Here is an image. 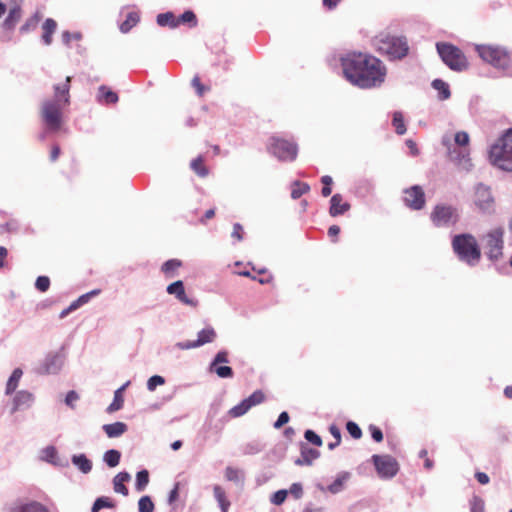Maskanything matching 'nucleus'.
I'll return each instance as SVG.
<instances>
[{"instance_id": "61", "label": "nucleus", "mask_w": 512, "mask_h": 512, "mask_svg": "<svg viewBox=\"0 0 512 512\" xmlns=\"http://www.w3.org/2000/svg\"><path fill=\"white\" fill-rule=\"evenodd\" d=\"M290 420V416L286 411H283L279 414L277 420L274 422L273 427L275 429H280L285 424H287Z\"/></svg>"}, {"instance_id": "52", "label": "nucleus", "mask_w": 512, "mask_h": 512, "mask_svg": "<svg viewBox=\"0 0 512 512\" xmlns=\"http://www.w3.org/2000/svg\"><path fill=\"white\" fill-rule=\"evenodd\" d=\"M346 430L350 434V436L354 439H359L362 436V430L359 425L353 421H348L346 423Z\"/></svg>"}, {"instance_id": "50", "label": "nucleus", "mask_w": 512, "mask_h": 512, "mask_svg": "<svg viewBox=\"0 0 512 512\" xmlns=\"http://www.w3.org/2000/svg\"><path fill=\"white\" fill-rule=\"evenodd\" d=\"M177 21H179V24H189L190 27H195L197 25V18L192 10H186L183 12Z\"/></svg>"}, {"instance_id": "21", "label": "nucleus", "mask_w": 512, "mask_h": 512, "mask_svg": "<svg viewBox=\"0 0 512 512\" xmlns=\"http://www.w3.org/2000/svg\"><path fill=\"white\" fill-rule=\"evenodd\" d=\"M34 402V395L27 390H19L15 393L12 399L11 414L19 410H25L32 406Z\"/></svg>"}, {"instance_id": "7", "label": "nucleus", "mask_w": 512, "mask_h": 512, "mask_svg": "<svg viewBox=\"0 0 512 512\" xmlns=\"http://www.w3.org/2000/svg\"><path fill=\"white\" fill-rule=\"evenodd\" d=\"M437 52L442 61L454 71H463L467 68V59L463 52L450 43L440 42L436 44Z\"/></svg>"}, {"instance_id": "16", "label": "nucleus", "mask_w": 512, "mask_h": 512, "mask_svg": "<svg viewBox=\"0 0 512 512\" xmlns=\"http://www.w3.org/2000/svg\"><path fill=\"white\" fill-rule=\"evenodd\" d=\"M403 201L412 210H421L425 205V194L421 186L414 185L404 190Z\"/></svg>"}, {"instance_id": "4", "label": "nucleus", "mask_w": 512, "mask_h": 512, "mask_svg": "<svg viewBox=\"0 0 512 512\" xmlns=\"http://www.w3.org/2000/svg\"><path fill=\"white\" fill-rule=\"evenodd\" d=\"M452 248L460 261L475 266L481 258V249L476 238L469 233L457 234L452 239Z\"/></svg>"}, {"instance_id": "31", "label": "nucleus", "mask_w": 512, "mask_h": 512, "mask_svg": "<svg viewBox=\"0 0 512 512\" xmlns=\"http://www.w3.org/2000/svg\"><path fill=\"white\" fill-rule=\"evenodd\" d=\"M350 478L349 472H341L337 475L336 479L327 487V490L332 494H337L344 489L345 482Z\"/></svg>"}, {"instance_id": "22", "label": "nucleus", "mask_w": 512, "mask_h": 512, "mask_svg": "<svg viewBox=\"0 0 512 512\" xmlns=\"http://www.w3.org/2000/svg\"><path fill=\"white\" fill-rule=\"evenodd\" d=\"M320 452L314 448L309 447L306 443L300 444V457L294 463L297 466H310L313 461L319 458Z\"/></svg>"}, {"instance_id": "62", "label": "nucleus", "mask_w": 512, "mask_h": 512, "mask_svg": "<svg viewBox=\"0 0 512 512\" xmlns=\"http://www.w3.org/2000/svg\"><path fill=\"white\" fill-rule=\"evenodd\" d=\"M79 399V395L76 391L71 390L66 394L65 404L70 408H74V403Z\"/></svg>"}, {"instance_id": "53", "label": "nucleus", "mask_w": 512, "mask_h": 512, "mask_svg": "<svg viewBox=\"0 0 512 512\" xmlns=\"http://www.w3.org/2000/svg\"><path fill=\"white\" fill-rule=\"evenodd\" d=\"M304 438L311 444L315 445V446H322V439L321 437L313 430L311 429H307L305 432H304Z\"/></svg>"}, {"instance_id": "63", "label": "nucleus", "mask_w": 512, "mask_h": 512, "mask_svg": "<svg viewBox=\"0 0 512 512\" xmlns=\"http://www.w3.org/2000/svg\"><path fill=\"white\" fill-rule=\"evenodd\" d=\"M243 227L240 223H235L233 225V231H232V234L231 236L233 238H236L238 241H241L243 239Z\"/></svg>"}, {"instance_id": "6", "label": "nucleus", "mask_w": 512, "mask_h": 512, "mask_svg": "<svg viewBox=\"0 0 512 512\" xmlns=\"http://www.w3.org/2000/svg\"><path fill=\"white\" fill-rule=\"evenodd\" d=\"M504 228L496 227L491 229L481 238L485 254L492 262L498 261L503 256Z\"/></svg>"}, {"instance_id": "9", "label": "nucleus", "mask_w": 512, "mask_h": 512, "mask_svg": "<svg viewBox=\"0 0 512 512\" xmlns=\"http://www.w3.org/2000/svg\"><path fill=\"white\" fill-rule=\"evenodd\" d=\"M344 77L353 85L354 79L361 70V65L367 64L366 54L361 52H348L340 58Z\"/></svg>"}, {"instance_id": "44", "label": "nucleus", "mask_w": 512, "mask_h": 512, "mask_svg": "<svg viewBox=\"0 0 512 512\" xmlns=\"http://www.w3.org/2000/svg\"><path fill=\"white\" fill-rule=\"evenodd\" d=\"M309 190L310 186L307 183L295 181L293 183L291 197L295 200L299 199L303 194L307 193Z\"/></svg>"}, {"instance_id": "45", "label": "nucleus", "mask_w": 512, "mask_h": 512, "mask_svg": "<svg viewBox=\"0 0 512 512\" xmlns=\"http://www.w3.org/2000/svg\"><path fill=\"white\" fill-rule=\"evenodd\" d=\"M124 403L123 393L121 390H116L114 392V398L112 403L107 407L108 413H113L115 411H118L122 408Z\"/></svg>"}, {"instance_id": "24", "label": "nucleus", "mask_w": 512, "mask_h": 512, "mask_svg": "<svg viewBox=\"0 0 512 512\" xmlns=\"http://www.w3.org/2000/svg\"><path fill=\"white\" fill-rule=\"evenodd\" d=\"M349 209L350 204L348 202H343V197L341 194L337 193L331 197L329 213L332 217L343 215Z\"/></svg>"}, {"instance_id": "56", "label": "nucleus", "mask_w": 512, "mask_h": 512, "mask_svg": "<svg viewBox=\"0 0 512 512\" xmlns=\"http://www.w3.org/2000/svg\"><path fill=\"white\" fill-rule=\"evenodd\" d=\"M50 287V279L47 276H38L35 281V288L40 292H46Z\"/></svg>"}, {"instance_id": "36", "label": "nucleus", "mask_w": 512, "mask_h": 512, "mask_svg": "<svg viewBox=\"0 0 512 512\" xmlns=\"http://www.w3.org/2000/svg\"><path fill=\"white\" fill-rule=\"evenodd\" d=\"M156 22L161 27L169 26L171 28H176L179 25V21H177L174 14L170 11L158 14Z\"/></svg>"}, {"instance_id": "42", "label": "nucleus", "mask_w": 512, "mask_h": 512, "mask_svg": "<svg viewBox=\"0 0 512 512\" xmlns=\"http://www.w3.org/2000/svg\"><path fill=\"white\" fill-rule=\"evenodd\" d=\"M149 483V472L146 469L138 471L136 474L135 489L138 492L145 490Z\"/></svg>"}, {"instance_id": "58", "label": "nucleus", "mask_w": 512, "mask_h": 512, "mask_svg": "<svg viewBox=\"0 0 512 512\" xmlns=\"http://www.w3.org/2000/svg\"><path fill=\"white\" fill-rule=\"evenodd\" d=\"M82 39V34L80 32H69V31H64L62 33V41L65 45L69 46V43L71 40H76V41H79Z\"/></svg>"}, {"instance_id": "35", "label": "nucleus", "mask_w": 512, "mask_h": 512, "mask_svg": "<svg viewBox=\"0 0 512 512\" xmlns=\"http://www.w3.org/2000/svg\"><path fill=\"white\" fill-rule=\"evenodd\" d=\"M116 507V503L113 499L107 496H100L95 499L91 512H99L101 509L108 508L113 509Z\"/></svg>"}, {"instance_id": "51", "label": "nucleus", "mask_w": 512, "mask_h": 512, "mask_svg": "<svg viewBox=\"0 0 512 512\" xmlns=\"http://www.w3.org/2000/svg\"><path fill=\"white\" fill-rule=\"evenodd\" d=\"M41 19V15L36 12L33 16H31L27 21L22 25L21 31L22 32H28L30 30H33L38 25L39 21Z\"/></svg>"}, {"instance_id": "8", "label": "nucleus", "mask_w": 512, "mask_h": 512, "mask_svg": "<svg viewBox=\"0 0 512 512\" xmlns=\"http://www.w3.org/2000/svg\"><path fill=\"white\" fill-rule=\"evenodd\" d=\"M379 50L396 60L407 56L409 46L405 37L385 36L380 40Z\"/></svg>"}, {"instance_id": "55", "label": "nucleus", "mask_w": 512, "mask_h": 512, "mask_svg": "<svg viewBox=\"0 0 512 512\" xmlns=\"http://www.w3.org/2000/svg\"><path fill=\"white\" fill-rule=\"evenodd\" d=\"M454 141V146L466 148L469 143V135L464 131H459L455 134Z\"/></svg>"}, {"instance_id": "3", "label": "nucleus", "mask_w": 512, "mask_h": 512, "mask_svg": "<svg viewBox=\"0 0 512 512\" xmlns=\"http://www.w3.org/2000/svg\"><path fill=\"white\" fill-rule=\"evenodd\" d=\"M367 64L361 65V70L354 79L353 85L361 89L380 87L385 81L386 67L378 58L366 54Z\"/></svg>"}, {"instance_id": "2", "label": "nucleus", "mask_w": 512, "mask_h": 512, "mask_svg": "<svg viewBox=\"0 0 512 512\" xmlns=\"http://www.w3.org/2000/svg\"><path fill=\"white\" fill-rule=\"evenodd\" d=\"M474 51L479 58L503 76L512 77V51L499 44H475Z\"/></svg>"}, {"instance_id": "25", "label": "nucleus", "mask_w": 512, "mask_h": 512, "mask_svg": "<svg viewBox=\"0 0 512 512\" xmlns=\"http://www.w3.org/2000/svg\"><path fill=\"white\" fill-rule=\"evenodd\" d=\"M71 463L83 474H89L93 468L92 461L84 453L72 455Z\"/></svg>"}, {"instance_id": "40", "label": "nucleus", "mask_w": 512, "mask_h": 512, "mask_svg": "<svg viewBox=\"0 0 512 512\" xmlns=\"http://www.w3.org/2000/svg\"><path fill=\"white\" fill-rule=\"evenodd\" d=\"M182 266V261L179 259H169L165 261L161 266V271L167 276V277H174V271Z\"/></svg>"}, {"instance_id": "43", "label": "nucleus", "mask_w": 512, "mask_h": 512, "mask_svg": "<svg viewBox=\"0 0 512 512\" xmlns=\"http://www.w3.org/2000/svg\"><path fill=\"white\" fill-rule=\"evenodd\" d=\"M250 409L251 408L249 407L247 402L243 399L239 404H237L234 407H232L228 411V414L232 418H238V417H241V416L245 415Z\"/></svg>"}, {"instance_id": "12", "label": "nucleus", "mask_w": 512, "mask_h": 512, "mask_svg": "<svg viewBox=\"0 0 512 512\" xmlns=\"http://www.w3.org/2000/svg\"><path fill=\"white\" fill-rule=\"evenodd\" d=\"M269 150L281 161L295 160L298 152L297 145L294 142L280 138H272Z\"/></svg>"}, {"instance_id": "59", "label": "nucleus", "mask_w": 512, "mask_h": 512, "mask_svg": "<svg viewBox=\"0 0 512 512\" xmlns=\"http://www.w3.org/2000/svg\"><path fill=\"white\" fill-rule=\"evenodd\" d=\"M368 429H369L372 439L375 442L379 443L383 440V437H384L383 432L378 426L370 424Z\"/></svg>"}, {"instance_id": "11", "label": "nucleus", "mask_w": 512, "mask_h": 512, "mask_svg": "<svg viewBox=\"0 0 512 512\" xmlns=\"http://www.w3.org/2000/svg\"><path fill=\"white\" fill-rule=\"evenodd\" d=\"M430 219L436 227H449L458 222L459 214L451 205L438 204L431 212Z\"/></svg>"}, {"instance_id": "41", "label": "nucleus", "mask_w": 512, "mask_h": 512, "mask_svg": "<svg viewBox=\"0 0 512 512\" xmlns=\"http://www.w3.org/2000/svg\"><path fill=\"white\" fill-rule=\"evenodd\" d=\"M225 478L235 484H243L244 474L241 470L228 466L225 469Z\"/></svg>"}, {"instance_id": "37", "label": "nucleus", "mask_w": 512, "mask_h": 512, "mask_svg": "<svg viewBox=\"0 0 512 512\" xmlns=\"http://www.w3.org/2000/svg\"><path fill=\"white\" fill-rule=\"evenodd\" d=\"M21 17V9L20 7H13L9 10L8 16L5 18L3 22V27L7 30H11L15 27L16 23L19 21Z\"/></svg>"}, {"instance_id": "49", "label": "nucleus", "mask_w": 512, "mask_h": 512, "mask_svg": "<svg viewBox=\"0 0 512 512\" xmlns=\"http://www.w3.org/2000/svg\"><path fill=\"white\" fill-rule=\"evenodd\" d=\"M250 408L264 402L265 395L261 390L254 391L250 396L244 399Z\"/></svg>"}, {"instance_id": "18", "label": "nucleus", "mask_w": 512, "mask_h": 512, "mask_svg": "<svg viewBox=\"0 0 512 512\" xmlns=\"http://www.w3.org/2000/svg\"><path fill=\"white\" fill-rule=\"evenodd\" d=\"M448 156L459 168L469 171L472 168L467 148L448 145Z\"/></svg>"}, {"instance_id": "39", "label": "nucleus", "mask_w": 512, "mask_h": 512, "mask_svg": "<svg viewBox=\"0 0 512 512\" xmlns=\"http://www.w3.org/2000/svg\"><path fill=\"white\" fill-rule=\"evenodd\" d=\"M214 497L217 500L221 512H228L230 507V501L227 500L225 491L219 485H215L213 488Z\"/></svg>"}, {"instance_id": "46", "label": "nucleus", "mask_w": 512, "mask_h": 512, "mask_svg": "<svg viewBox=\"0 0 512 512\" xmlns=\"http://www.w3.org/2000/svg\"><path fill=\"white\" fill-rule=\"evenodd\" d=\"M392 123H393V126L395 127V131L398 135H403L406 133L404 117L401 112H399V111L394 112Z\"/></svg>"}, {"instance_id": "54", "label": "nucleus", "mask_w": 512, "mask_h": 512, "mask_svg": "<svg viewBox=\"0 0 512 512\" xmlns=\"http://www.w3.org/2000/svg\"><path fill=\"white\" fill-rule=\"evenodd\" d=\"M287 495H288L287 490H285V489L278 490L272 494L270 501L274 505H277V506L282 505L284 503V501L286 500Z\"/></svg>"}, {"instance_id": "13", "label": "nucleus", "mask_w": 512, "mask_h": 512, "mask_svg": "<svg viewBox=\"0 0 512 512\" xmlns=\"http://www.w3.org/2000/svg\"><path fill=\"white\" fill-rule=\"evenodd\" d=\"M474 203L482 213L492 214L495 210V201L490 187L483 183L477 184L475 187Z\"/></svg>"}, {"instance_id": "19", "label": "nucleus", "mask_w": 512, "mask_h": 512, "mask_svg": "<svg viewBox=\"0 0 512 512\" xmlns=\"http://www.w3.org/2000/svg\"><path fill=\"white\" fill-rule=\"evenodd\" d=\"M224 425V420L215 419V413L210 411L200 432L203 434L204 439H208L211 435H219L224 429Z\"/></svg>"}, {"instance_id": "57", "label": "nucleus", "mask_w": 512, "mask_h": 512, "mask_svg": "<svg viewBox=\"0 0 512 512\" xmlns=\"http://www.w3.org/2000/svg\"><path fill=\"white\" fill-rule=\"evenodd\" d=\"M164 383V377L160 375H153L147 381V389L149 391H154L157 388V386L163 385Z\"/></svg>"}, {"instance_id": "28", "label": "nucleus", "mask_w": 512, "mask_h": 512, "mask_svg": "<svg viewBox=\"0 0 512 512\" xmlns=\"http://www.w3.org/2000/svg\"><path fill=\"white\" fill-rule=\"evenodd\" d=\"M217 333L215 329L208 326L197 333V339L195 340L197 347H201L205 344L212 343L215 341Z\"/></svg>"}, {"instance_id": "10", "label": "nucleus", "mask_w": 512, "mask_h": 512, "mask_svg": "<svg viewBox=\"0 0 512 512\" xmlns=\"http://www.w3.org/2000/svg\"><path fill=\"white\" fill-rule=\"evenodd\" d=\"M371 461L375 467L378 476L381 479H392L395 477L400 469L399 463L391 455H378L374 454L371 457Z\"/></svg>"}, {"instance_id": "30", "label": "nucleus", "mask_w": 512, "mask_h": 512, "mask_svg": "<svg viewBox=\"0 0 512 512\" xmlns=\"http://www.w3.org/2000/svg\"><path fill=\"white\" fill-rule=\"evenodd\" d=\"M22 375H23V371L21 368H16L13 370L12 374L10 375V377L8 378V381L6 383V388H5L6 395H12L16 391Z\"/></svg>"}, {"instance_id": "38", "label": "nucleus", "mask_w": 512, "mask_h": 512, "mask_svg": "<svg viewBox=\"0 0 512 512\" xmlns=\"http://www.w3.org/2000/svg\"><path fill=\"white\" fill-rule=\"evenodd\" d=\"M120 459L121 452L117 449H109L103 454V461L109 468L118 466Z\"/></svg>"}, {"instance_id": "26", "label": "nucleus", "mask_w": 512, "mask_h": 512, "mask_svg": "<svg viewBox=\"0 0 512 512\" xmlns=\"http://www.w3.org/2000/svg\"><path fill=\"white\" fill-rule=\"evenodd\" d=\"M131 476L128 472L123 471L119 472L113 478V489L116 493L122 494L123 496H127L129 491L125 486V483L130 481Z\"/></svg>"}, {"instance_id": "29", "label": "nucleus", "mask_w": 512, "mask_h": 512, "mask_svg": "<svg viewBox=\"0 0 512 512\" xmlns=\"http://www.w3.org/2000/svg\"><path fill=\"white\" fill-rule=\"evenodd\" d=\"M57 23L52 18H47L43 25V34H42V41L45 45H50L52 43V35L56 31Z\"/></svg>"}, {"instance_id": "1", "label": "nucleus", "mask_w": 512, "mask_h": 512, "mask_svg": "<svg viewBox=\"0 0 512 512\" xmlns=\"http://www.w3.org/2000/svg\"><path fill=\"white\" fill-rule=\"evenodd\" d=\"M71 77L67 76L63 83L53 86L54 98L46 99L41 105V117L50 130H58L62 124V110L70 104Z\"/></svg>"}, {"instance_id": "60", "label": "nucleus", "mask_w": 512, "mask_h": 512, "mask_svg": "<svg viewBox=\"0 0 512 512\" xmlns=\"http://www.w3.org/2000/svg\"><path fill=\"white\" fill-rule=\"evenodd\" d=\"M295 499H300L303 496V486L301 483L296 482L290 486V489L287 490Z\"/></svg>"}, {"instance_id": "32", "label": "nucleus", "mask_w": 512, "mask_h": 512, "mask_svg": "<svg viewBox=\"0 0 512 512\" xmlns=\"http://www.w3.org/2000/svg\"><path fill=\"white\" fill-rule=\"evenodd\" d=\"M140 21V15L137 11L129 12L126 19L120 24L119 29L122 33H128Z\"/></svg>"}, {"instance_id": "17", "label": "nucleus", "mask_w": 512, "mask_h": 512, "mask_svg": "<svg viewBox=\"0 0 512 512\" xmlns=\"http://www.w3.org/2000/svg\"><path fill=\"white\" fill-rule=\"evenodd\" d=\"M5 512H50V510L47 506L38 501H24L18 498L5 509Z\"/></svg>"}, {"instance_id": "33", "label": "nucleus", "mask_w": 512, "mask_h": 512, "mask_svg": "<svg viewBox=\"0 0 512 512\" xmlns=\"http://www.w3.org/2000/svg\"><path fill=\"white\" fill-rule=\"evenodd\" d=\"M431 86L438 92L439 100L443 101L450 98L451 91L449 85L445 81L441 79H434Z\"/></svg>"}, {"instance_id": "14", "label": "nucleus", "mask_w": 512, "mask_h": 512, "mask_svg": "<svg viewBox=\"0 0 512 512\" xmlns=\"http://www.w3.org/2000/svg\"><path fill=\"white\" fill-rule=\"evenodd\" d=\"M229 353L227 350L218 351L209 364L208 371L215 373L219 378L228 379L234 376L233 369L230 366L223 365L229 362Z\"/></svg>"}, {"instance_id": "47", "label": "nucleus", "mask_w": 512, "mask_h": 512, "mask_svg": "<svg viewBox=\"0 0 512 512\" xmlns=\"http://www.w3.org/2000/svg\"><path fill=\"white\" fill-rule=\"evenodd\" d=\"M155 506L150 496H142L138 501L139 512H154Z\"/></svg>"}, {"instance_id": "64", "label": "nucleus", "mask_w": 512, "mask_h": 512, "mask_svg": "<svg viewBox=\"0 0 512 512\" xmlns=\"http://www.w3.org/2000/svg\"><path fill=\"white\" fill-rule=\"evenodd\" d=\"M471 512H485L484 503L480 498H474V501L471 506Z\"/></svg>"}, {"instance_id": "34", "label": "nucleus", "mask_w": 512, "mask_h": 512, "mask_svg": "<svg viewBox=\"0 0 512 512\" xmlns=\"http://www.w3.org/2000/svg\"><path fill=\"white\" fill-rule=\"evenodd\" d=\"M118 95L114 91L102 85L98 89V100L104 101L106 104H115L118 102Z\"/></svg>"}, {"instance_id": "5", "label": "nucleus", "mask_w": 512, "mask_h": 512, "mask_svg": "<svg viewBox=\"0 0 512 512\" xmlns=\"http://www.w3.org/2000/svg\"><path fill=\"white\" fill-rule=\"evenodd\" d=\"M489 160L499 169L512 172V128L490 147Z\"/></svg>"}, {"instance_id": "27", "label": "nucleus", "mask_w": 512, "mask_h": 512, "mask_svg": "<svg viewBox=\"0 0 512 512\" xmlns=\"http://www.w3.org/2000/svg\"><path fill=\"white\" fill-rule=\"evenodd\" d=\"M102 429L108 438H118L128 430V426L124 422L117 421L111 424H104Z\"/></svg>"}, {"instance_id": "20", "label": "nucleus", "mask_w": 512, "mask_h": 512, "mask_svg": "<svg viewBox=\"0 0 512 512\" xmlns=\"http://www.w3.org/2000/svg\"><path fill=\"white\" fill-rule=\"evenodd\" d=\"M166 291L170 295H174L177 300H179L181 303L196 307L198 304V301L193 298H189L185 293L184 283L182 280H177L171 284H169L166 288Z\"/></svg>"}, {"instance_id": "23", "label": "nucleus", "mask_w": 512, "mask_h": 512, "mask_svg": "<svg viewBox=\"0 0 512 512\" xmlns=\"http://www.w3.org/2000/svg\"><path fill=\"white\" fill-rule=\"evenodd\" d=\"M41 460L56 467L65 468L69 466L68 460L59 457L58 451L54 446H47L41 451Z\"/></svg>"}, {"instance_id": "15", "label": "nucleus", "mask_w": 512, "mask_h": 512, "mask_svg": "<svg viewBox=\"0 0 512 512\" xmlns=\"http://www.w3.org/2000/svg\"><path fill=\"white\" fill-rule=\"evenodd\" d=\"M65 355L62 351L49 353L43 360L37 372L39 374H57L63 367Z\"/></svg>"}, {"instance_id": "48", "label": "nucleus", "mask_w": 512, "mask_h": 512, "mask_svg": "<svg viewBox=\"0 0 512 512\" xmlns=\"http://www.w3.org/2000/svg\"><path fill=\"white\" fill-rule=\"evenodd\" d=\"M191 169L200 177H205L208 174V170L203 166V159L201 156L191 161Z\"/></svg>"}]
</instances>
